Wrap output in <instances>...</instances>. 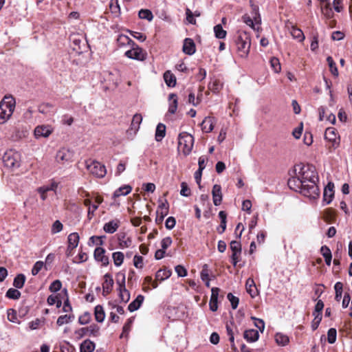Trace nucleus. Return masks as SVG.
<instances>
[{"mask_svg":"<svg viewBox=\"0 0 352 352\" xmlns=\"http://www.w3.org/2000/svg\"><path fill=\"white\" fill-rule=\"evenodd\" d=\"M294 172L306 186V188L302 190V195L314 199L318 198L319 189L316 182L318 177L315 166L300 163L294 166Z\"/></svg>","mask_w":352,"mask_h":352,"instance_id":"obj_1","label":"nucleus"},{"mask_svg":"<svg viewBox=\"0 0 352 352\" xmlns=\"http://www.w3.org/2000/svg\"><path fill=\"white\" fill-rule=\"evenodd\" d=\"M236 52L239 57L246 58L250 53L251 38L245 32H239L235 40Z\"/></svg>","mask_w":352,"mask_h":352,"instance_id":"obj_2","label":"nucleus"},{"mask_svg":"<svg viewBox=\"0 0 352 352\" xmlns=\"http://www.w3.org/2000/svg\"><path fill=\"white\" fill-rule=\"evenodd\" d=\"M15 99L12 96H5L0 102V124L5 123L12 116L15 109Z\"/></svg>","mask_w":352,"mask_h":352,"instance_id":"obj_3","label":"nucleus"},{"mask_svg":"<svg viewBox=\"0 0 352 352\" xmlns=\"http://www.w3.org/2000/svg\"><path fill=\"white\" fill-rule=\"evenodd\" d=\"M194 142V137L191 134L187 132L180 133L178 135V150L185 156L190 155L193 148Z\"/></svg>","mask_w":352,"mask_h":352,"instance_id":"obj_4","label":"nucleus"},{"mask_svg":"<svg viewBox=\"0 0 352 352\" xmlns=\"http://www.w3.org/2000/svg\"><path fill=\"white\" fill-rule=\"evenodd\" d=\"M85 164L86 168L92 175L98 178H102L106 175V168L100 162L89 159L85 160Z\"/></svg>","mask_w":352,"mask_h":352,"instance_id":"obj_5","label":"nucleus"},{"mask_svg":"<svg viewBox=\"0 0 352 352\" xmlns=\"http://www.w3.org/2000/svg\"><path fill=\"white\" fill-rule=\"evenodd\" d=\"M2 160L5 166L10 168H17L20 166L21 155L17 151L10 150L4 153Z\"/></svg>","mask_w":352,"mask_h":352,"instance_id":"obj_6","label":"nucleus"},{"mask_svg":"<svg viewBox=\"0 0 352 352\" xmlns=\"http://www.w3.org/2000/svg\"><path fill=\"white\" fill-rule=\"evenodd\" d=\"M74 153L66 148H61L56 155V161L60 164H65L73 161Z\"/></svg>","mask_w":352,"mask_h":352,"instance_id":"obj_7","label":"nucleus"},{"mask_svg":"<svg viewBox=\"0 0 352 352\" xmlns=\"http://www.w3.org/2000/svg\"><path fill=\"white\" fill-rule=\"evenodd\" d=\"M131 49L127 50L125 52V56L131 59H134L137 60H144L146 59V54L143 51V50L138 45L134 43V45H131Z\"/></svg>","mask_w":352,"mask_h":352,"instance_id":"obj_8","label":"nucleus"},{"mask_svg":"<svg viewBox=\"0 0 352 352\" xmlns=\"http://www.w3.org/2000/svg\"><path fill=\"white\" fill-rule=\"evenodd\" d=\"M158 201L160 204L156 211L157 217L155 219V221L157 223L160 224L163 221L164 217L168 213L169 204L166 199H164L163 201L161 199H160Z\"/></svg>","mask_w":352,"mask_h":352,"instance_id":"obj_9","label":"nucleus"},{"mask_svg":"<svg viewBox=\"0 0 352 352\" xmlns=\"http://www.w3.org/2000/svg\"><path fill=\"white\" fill-rule=\"evenodd\" d=\"M54 131V128L51 125H38L34 129V136L36 139L41 138H48Z\"/></svg>","mask_w":352,"mask_h":352,"instance_id":"obj_10","label":"nucleus"},{"mask_svg":"<svg viewBox=\"0 0 352 352\" xmlns=\"http://www.w3.org/2000/svg\"><path fill=\"white\" fill-rule=\"evenodd\" d=\"M287 184L290 189L299 192L302 195L303 189L306 188L305 184L300 179L298 175L289 179Z\"/></svg>","mask_w":352,"mask_h":352,"instance_id":"obj_11","label":"nucleus"},{"mask_svg":"<svg viewBox=\"0 0 352 352\" xmlns=\"http://www.w3.org/2000/svg\"><path fill=\"white\" fill-rule=\"evenodd\" d=\"M105 250L102 248L98 247L95 249L94 256V258L101 262L103 266H107L109 264V258L105 255Z\"/></svg>","mask_w":352,"mask_h":352,"instance_id":"obj_12","label":"nucleus"},{"mask_svg":"<svg viewBox=\"0 0 352 352\" xmlns=\"http://www.w3.org/2000/svg\"><path fill=\"white\" fill-rule=\"evenodd\" d=\"M104 283H102V289H103V294L105 295L109 294L113 286V279L111 274H106L104 276Z\"/></svg>","mask_w":352,"mask_h":352,"instance_id":"obj_13","label":"nucleus"},{"mask_svg":"<svg viewBox=\"0 0 352 352\" xmlns=\"http://www.w3.org/2000/svg\"><path fill=\"white\" fill-rule=\"evenodd\" d=\"M212 199L214 206H219L222 201V193L221 187L220 185L215 184L213 186L212 190Z\"/></svg>","mask_w":352,"mask_h":352,"instance_id":"obj_14","label":"nucleus"},{"mask_svg":"<svg viewBox=\"0 0 352 352\" xmlns=\"http://www.w3.org/2000/svg\"><path fill=\"white\" fill-rule=\"evenodd\" d=\"M333 188L334 184L331 182H329L324 189L323 200L327 204H330L332 201V198L334 195Z\"/></svg>","mask_w":352,"mask_h":352,"instance_id":"obj_15","label":"nucleus"},{"mask_svg":"<svg viewBox=\"0 0 352 352\" xmlns=\"http://www.w3.org/2000/svg\"><path fill=\"white\" fill-rule=\"evenodd\" d=\"M120 221L118 219H113L106 223L103 226V230L105 232L113 234L116 232L120 226Z\"/></svg>","mask_w":352,"mask_h":352,"instance_id":"obj_16","label":"nucleus"},{"mask_svg":"<svg viewBox=\"0 0 352 352\" xmlns=\"http://www.w3.org/2000/svg\"><path fill=\"white\" fill-rule=\"evenodd\" d=\"M183 52L188 55H192L195 52V44L192 39L188 38L184 39Z\"/></svg>","mask_w":352,"mask_h":352,"instance_id":"obj_17","label":"nucleus"},{"mask_svg":"<svg viewBox=\"0 0 352 352\" xmlns=\"http://www.w3.org/2000/svg\"><path fill=\"white\" fill-rule=\"evenodd\" d=\"M214 118L206 117L201 123V130L205 133H210L214 128Z\"/></svg>","mask_w":352,"mask_h":352,"instance_id":"obj_18","label":"nucleus"},{"mask_svg":"<svg viewBox=\"0 0 352 352\" xmlns=\"http://www.w3.org/2000/svg\"><path fill=\"white\" fill-rule=\"evenodd\" d=\"M243 338L248 341V342H256L258 340L259 338V333L258 331L256 329H248L245 331L243 333Z\"/></svg>","mask_w":352,"mask_h":352,"instance_id":"obj_19","label":"nucleus"},{"mask_svg":"<svg viewBox=\"0 0 352 352\" xmlns=\"http://www.w3.org/2000/svg\"><path fill=\"white\" fill-rule=\"evenodd\" d=\"M144 300V297L143 295H138L136 298L132 301L128 306V309L131 312H133L138 310L140 306L142 305L143 301Z\"/></svg>","mask_w":352,"mask_h":352,"instance_id":"obj_20","label":"nucleus"},{"mask_svg":"<svg viewBox=\"0 0 352 352\" xmlns=\"http://www.w3.org/2000/svg\"><path fill=\"white\" fill-rule=\"evenodd\" d=\"M79 235L77 232H73L68 236V249L74 250L76 248L79 242Z\"/></svg>","mask_w":352,"mask_h":352,"instance_id":"obj_21","label":"nucleus"},{"mask_svg":"<svg viewBox=\"0 0 352 352\" xmlns=\"http://www.w3.org/2000/svg\"><path fill=\"white\" fill-rule=\"evenodd\" d=\"M95 347V343L87 339L81 343L80 346V352H93Z\"/></svg>","mask_w":352,"mask_h":352,"instance_id":"obj_22","label":"nucleus"},{"mask_svg":"<svg viewBox=\"0 0 352 352\" xmlns=\"http://www.w3.org/2000/svg\"><path fill=\"white\" fill-rule=\"evenodd\" d=\"M164 79L168 87H174L176 85V77L169 70L166 71L164 74Z\"/></svg>","mask_w":352,"mask_h":352,"instance_id":"obj_23","label":"nucleus"},{"mask_svg":"<svg viewBox=\"0 0 352 352\" xmlns=\"http://www.w3.org/2000/svg\"><path fill=\"white\" fill-rule=\"evenodd\" d=\"M168 100L170 101L168 108L170 113H175L177 109V96L175 94H170L168 96Z\"/></svg>","mask_w":352,"mask_h":352,"instance_id":"obj_24","label":"nucleus"},{"mask_svg":"<svg viewBox=\"0 0 352 352\" xmlns=\"http://www.w3.org/2000/svg\"><path fill=\"white\" fill-rule=\"evenodd\" d=\"M246 290L252 297H254L257 294L254 281L252 278H248L245 283Z\"/></svg>","mask_w":352,"mask_h":352,"instance_id":"obj_25","label":"nucleus"},{"mask_svg":"<svg viewBox=\"0 0 352 352\" xmlns=\"http://www.w3.org/2000/svg\"><path fill=\"white\" fill-rule=\"evenodd\" d=\"M103 201V198L100 196H97L95 199L96 204L91 205V207L88 208L87 217L89 219L94 215V212L98 208V205Z\"/></svg>","mask_w":352,"mask_h":352,"instance_id":"obj_26","label":"nucleus"},{"mask_svg":"<svg viewBox=\"0 0 352 352\" xmlns=\"http://www.w3.org/2000/svg\"><path fill=\"white\" fill-rule=\"evenodd\" d=\"M95 319L98 322H102L105 318V313L101 305L96 306L94 309Z\"/></svg>","mask_w":352,"mask_h":352,"instance_id":"obj_27","label":"nucleus"},{"mask_svg":"<svg viewBox=\"0 0 352 352\" xmlns=\"http://www.w3.org/2000/svg\"><path fill=\"white\" fill-rule=\"evenodd\" d=\"M166 135V126L164 124L159 123L156 127L155 140L160 142Z\"/></svg>","mask_w":352,"mask_h":352,"instance_id":"obj_28","label":"nucleus"},{"mask_svg":"<svg viewBox=\"0 0 352 352\" xmlns=\"http://www.w3.org/2000/svg\"><path fill=\"white\" fill-rule=\"evenodd\" d=\"M219 217L221 219V224L219 227L217 228V231L222 234L226 229V218H227V214L225 211H220L219 212Z\"/></svg>","mask_w":352,"mask_h":352,"instance_id":"obj_29","label":"nucleus"},{"mask_svg":"<svg viewBox=\"0 0 352 352\" xmlns=\"http://www.w3.org/2000/svg\"><path fill=\"white\" fill-rule=\"evenodd\" d=\"M171 275V272L167 269H161L156 272L155 278L157 280L162 281L168 278H169Z\"/></svg>","mask_w":352,"mask_h":352,"instance_id":"obj_30","label":"nucleus"},{"mask_svg":"<svg viewBox=\"0 0 352 352\" xmlns=\"http://www.w3.org/2000/svg\"><path fill=\"white\" fill-rule=\"evenodd\" d=\"M132 188L129 185H125L117 189L113 193V197H118L121 195H126L131 192Z\"/></svg>","mask_w":352,"mask_h":352,"instance_id":"obj_31","label":"nucleus"},{"mask_svg":"<svg viewBox=\"0 0 352 352\" xmlns=\"http://www.w3.org/2000/svg\"><path fill=\"white\" fill-rule=\"evenodd\" d=\"M99 331L100 327L95 324H91L87 327L80 329V331H88L89 335H92L94 336H98L99 334Z\"/></svg>","mask_w":352,"mask_h":352,"instance_id":"obj_32","label":"nucleus"},{"mask_svg":"<svg viewBox=\"0 0 352 352\" xmlns=\"http://www.w3.org/2000/svg\"><path fill=\"white\" fill-rule=\"evenodd\" d=\"M119 290V297L122 302H124V303L127 302L130 299V293L126 289V286L118 287Z\"/></svg>","mask_w":352,"mask_h":352,"instance_id":"obj_33","label":"nucleus"},{"mask_svg":"<svg viewBox=\"0 0 352 352\" xmlns=\"http://www.w3.org/2000/svg\"><path fill=\"white\" fill-rule=\"evenodd\" d=\"M291 34L294 38L298 39L300 42L303 41L305 39V36L302 31L300 29L297 28L294 26H292V28Z\"/></svg>","mask_w":352,"mask_h":352,"instance_id":"obj_34","label":"nucleus"},{"mask_svg":"<svg viewBox=\"0 0 352 352\" xmlns=\"http://www.w3.org/2000/svg\"><path fill=\"white\" fill-rule=\"evenodd\" d=\"M142 121V117L140 114L136 113L133 116L131 127L132 130L138 131L140 128V124Z\"/></svg>","mask_w":352,"mask_h":352,"instance_id":"obj_35","label":"nucleus"},{"mask_svg":"<svg viewBox=\"0 0 352 352\" xmlns=\"http://www.w3.org/2000/svg\"><path fill=\"white\" fill-rule=\"evenodd\" d=\"M25 281V276L23 274H18L14 279L13 285L16 289H21L23 287Z\"/></svg>","mask_w":352,"mask_h":352,"instance_id":"obj_36","label":"nucleus"},{"mask_svg":"<svg viewBox=\"0 0 352 352\" xmlns=\"http://www.w3.org/2000/svg\"><path fill=\"white\" fill-rule=\"evenodd\" d=\"M275 340L278 345L282 346H285L289 341L288 336L281 333H277L276 334Z\"/></svg>","mask_w":352,"mask_h":352,"instance_id":"obj_37","label":"nucleus"},{"mask_svg":"<svg viewBox=\"0 0 352 352\" xmlns=\"http://www.w3.org/2000/svg\"><path fill=\"white\" fill-rule=\"evenodd\" d=\"M74 318V315H62L58 318L56 324L58 326H62L65 324L69 323Z\"/></svg>","mask_w":352,"mask_h":352,"instance_id":"obj_38","label":"nucleus"},{"mask_svg":"<svg viewBox=\"0 0 352 352\" xmlns=\"http://www.w3.org/2000/svg\"><path fill=\"white\" fill-rule=\"evenodd\" d=\"M133 318H130L127 320L126 322L124 324L123 329H122V333L120 335V338L127 337L129 331H131V326L133 322Z\"/></svg>","mask_w":352,"mask_h":352,"instance_id":"obj_39","label":"nucleus"},{"mask_svg":"<svg viewBox=\"0 0 352 352\" xmlns=\"http://www.w3.org/2000/svg\"><path fill=\"white\" fill-rule=\"evenodd\" d=\"M214 35L217 38H224L226 36L227 32L224 30L221 25L218 24L214 27Z\"/></svg>","mask_w":352,"mask_h":352,"instance_id":"obj_40","label":"nucleus"},{"mask_svg":"<svg viewBox=\"0 0 352 352\" xmlns=\"http://www.w3.org/2000/svg\"><path fill=\"white\" fill-rule=\"evenodd\" d=\"M327 61L328 65L329 67V69H330L331 73L333 76H338V68L336 67V64L334 62L333 58L331 56H328L327 58Z\"/></svg>","mask_w":352,"mask_h":352,"instance_id":"obj_41","label":"nucleus"},{"mask_svg":"<svg viewBox=\"0 0 352 352\" xmlns=\"http://www.w3.org/2000/svg\"><path fill=\"white\" fill-rule=\"evenodd\" d=\"M114 265L116 266H120L124 261V254L121 252H116L112 254Z\"/></svg>","mask_w":352,"mask_h":352,"instance_id":"obj_42","label":"nucleus"},{"mask_svg":"<svg viewBox=\"0 0 352 352\" xmlns=\"http://www.w3.org/2000/svg\"><path fill=\"white\" fill-rule=\"evenodd\" d=\"M250 3H252V1H250ZM251 7H252V17H253L255 23L256 24H260L261 22V16H260V14L258 12V7L256 5H254L253 3H251Z\"/></svg>","mask_w":352,"mask_h":352,"instance_id":"obj_43","label":"nucleus"},{"mask_svg":"<svg viewBox=\"0 0 352 352\" xmlns=\"http://www.w3.org/2000/svg\"><path fill=\"white\" fill-rule=\"evenodd\" d=\"M139 17L142 19H146L148 21H151L153 19V15L151 10L147 9H142L139 11L138 13Z\"/></svg>","mask_w":352,"mask_h":352,"instance_id":"obj_44","label":"nucleus"},{"mask_svg":"<svg viewBox=\"0 0 352 352\" xmlns=\"http://www.w3.org/2000/svg\"><path fill=\"white\" fill-rule=\"evenodd\" d=\"M118 44L121 46L125 44H128L129 45H134V42L127 36L121 34L118 36L117 39Z\"/></svg>","mask_w":352,"mask_h":352,"instance_id":"obj_45","label":"nucleus"},{"mask_svg":"<svg viewBox=\"0 0 352 352\" xmlns=\"http://www.w3.org/2000/svg\"><path fill=\"white\" fill-rule=\"evenodd\" d=\"M6 296L10 299L16 300L20 298L21 292L16 289L10 288L7 291Z\"/></svg>","mask_w":352,"mask_h":352,"instance_id":"obj_46","label":"nucleus"},{"mask_svg":"<svg viewBox=\"0 0 352 352\" xmlns=\"http://www.w3.org/2000/svg\"><path fill=\"white\" fill-rule=\"evenodd\" d=\"M53 106L50 103H44L38 107V111L41 113L47 115L52 112Z\"/></svg>","mask_w":352,"mask_h":352,"instance_id":"obj_47","label":"nucleus"},{"mask_svg":"<svg viewBox=\"0 0 352 352\" xmlns=\"http://www.w3.org/2000/svg\"><path fill=\"white\" fill-rule=\"evenodd\" d=\"M272 69L274 72L278 73L280 72L281 66L279 60L276 57H272L270 60Z\"/></svg>","mask_w":352,"mask_h":352,"instance_id":"obj_48","label":"nucleus"},{"mask_svg":"<svg viewBox=\"0 0 352 352\" xmlns=\"http://www.w3.org/2000/svg\"><path fill=\"white\" fill-rule=\"evenodd\" d=\"M342 288H343V285L341 282H337L334 285V289H335V292H336L335 299L337 301H340V300L341 299L342 294Z\"/></svg>","mask_w":352,"mask_h":352,"instance_id":"obj_49","label":"nucleus"},{"mask_svg":"<svg viewBox=\"0 0 352 352\" xmlns=\"http://www.w3.org/2000/svg\"><path fill=\"white\" fill-rule=\"evenodd\" d=\"M105 238V236H92L89 238V245H102L103 244L102 239Z\"/></svg>","mask_w":352,"mask_h":352,"instance_id":"obj_50","label":"nucleus"},{"mask_svg":"<svg viewBox=\"0 0 352 352\" xmlns=\"http://www.w3.org/2000/svg\"><path fill=\"white\" fill-rule=\"evenodd\" d=\"M63 228V226L62 223L59 220H56L53 223L52 226L51 232L52 234L58 233L62 231Z\"/></svg>","mask_w":352,"mask_h":352,"instance_id":"obj_51","label":"nucleus"},{"mask_svg":"<svg viewBox=\"0 0 352 352\" xmlns=\"http://www.w3.org/2000/svg\"><path fill=\"white\" fill-rule=\"evenodd\" d=\"M337 331L334 328H331L327 332V340L330 344H333L336 340Z\"/></svg>","mask_w":352,"mask_h":352,"instance_id":"obj_52","label":"nucleus"},{"mask_svg":"<svg viewBox=\"0 0 352 352\" xmlns=\"http://www.w3.org/2000/svg\"><path fill=\"white\" fill-rule=\"evenodd\" d=\"M125 274L122 272H119L116 274V283L118 285L119 287H122L125 286Z\"/></svg>","mask_w":352,"mask_h":352,"instance_id":"obj_53","label":"nucleus"},{"mask_svg":"<svg viewBox=\"0 0 352 352\" xmlns=\"http://www.w3.org/2000/svg\"><path fill=\"white\" fill-rule=\"evenodd\" d=\"M227 298L231 303L232 308L233 309H236L239 302V298L234 296L232 293H228Z\"/></svg>","mask_w":352,"mask_h":352,"instance_id":"obj_54","label":"nucleus"},{"mask_svg":"<svg viewBox=\"0 0 352 352\" xmlns=\"http://www.w3.org/2000/svg\"><path fill=\"white\" fill-rule=\"evenodd\" d=\"M109 8L112 13H120V8L118 3V0H111L109 3Z\"/></svg>","mask_w":352,"mask_h":352,"instance_id":"obj_55","label":"nucleus"},{"mask_svg":"<svg viewBox=\"0 0 352 352\" xmlns=\"http://www.w3.org/2000/svg\"><path fill=\"white\" fill-rule=\"evenodd\" d=\"M325 138L330 141H334L336 138V133L335 131V129L333 128H327L325 131Z\"/></svg>","mask_w":352,"mask_h":352,"instance_id":"obj_56","label":"nucleus"},{"mask_svg":"<svg viewBox=\"0 0 352 352\" xmlns=\"http://www.w3.org/2000/svg\"><path fill=\"white\" fill-rule=\"evenodd\" d=\"M324 308V303L321 300H318L315 305V309L313 312V315L322 316V311Z\"/></svg>","mask_w":352,"mask_h":352,"instance_id":"obj_57","label":"nucleus"},{"mask_svg":"<svg viewBox=\"0 0 352 352\" xmlns=\"http://www.w3.org/2000/svg\"><path fill=\"white\" fill-rule=\"evenodd\" d=\"M243 22L248 26L251 27L253 30H255V24H256L253 17L250 16L248 14H245L243 16Z\"/></svg>","mask_w":352,"mask_h":352,"instance_id":"obj_58","label":"nucleus"},{"mask_svg":"<svg viewBox=\"0 0 352 352\" xmlns=\"http://www.w3.org/2000/svg\"><path fill=\"white\" fill-rule=\"evenodd\" d=\"M61 287H62V283H61L60 280H56L51 283L49 289H50V292H56L61 289Z\"/></svg>","mask_w":352,"mask_h":352,"instance_id":"obj_59","label":"nucleus"},{"mask_svg":"<svg viewBox=\"0 0 352 352\" xmlns=\"http://www.w3.org/2000/svg\"><path fill=\"white\" fill-rule=\"evenodd\" d=\"M43 265L44 263L43 261H39L36 262L32 269V274L33 276L38 274L41 270L43 268Z\"/></svg>","mask_w":352,"mask_h":352,"instance_id":"obj_60","label":"nucleus"},{"mask_svg":"<svg viewBox=\"0 0 352 352\" xmlns=\"http://www.w3.org/2000/svg\"><path fill=\"white\" fill-rule=\"evenodd\" d=\"M180 194L184 197H188L190 195V190L186 182H182L181 184Z\"/></svg>","mask_w":352,"mask_h":352,"instance_id":"obj_61","label":"nucleus"},{"mask_svg":"<svg viewBox=\"0 0 352 352\" xmlns=\"http://www.w3.org/2000/svg\"><path fill=\"white\" fill-rule=\"evenodd\" d=\"M230 249L232 252H241V245L239 241H232L230 243Z\"/></svg>","mask_w":352,"mask_h":352,"instance_id":"obj_62","label":"nucleus"},{"mask_svg":"<svg viewBox=\"0 0 352 352\" xmlns=\"http://www.w3.org/2000/svg\"><path fill=\"white\" fill-rule=\"evenodd\" d=\"M132 241L131 238L123 236L122 239H120V246L122 248H129L131 245Z\"/></svg>","mask_w":352,"mask_h":352,"instance_id":"obj_63","label":"nucleus"},{"mask_svg":"<svg viewBox=\"0 0 352 352\" xmlns=\"http://www.w3.org/2000/svg\"><path fill=\"white\" fill-rule=\"evenodd\" d=\"M172 239L170 236L164 238L161 241L162 249L166 251V250L171 245Z\"/></svg>","mask_w":352,"mask_h":352,"instance_id":"obj_64","label":"nucleus"}]
</instances>
